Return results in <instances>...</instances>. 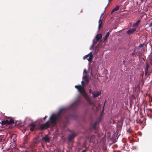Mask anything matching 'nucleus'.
<instances>
[{
	"mask_svg": "<svg viewBox=\"0 0 152 152\" xmlns=\"http://www.w3.org/2000/svg\"><path fill=\"white\" fill-rule=\"evenodd\" d=\"M82 85H78L75 86V88L77 89L78 91L88 101V97L86 90L85 89V86L84 85V82L83 81L81 82Z\"/></svg>",
	"mask_w": 152,
	"mask_h": 152,
	"instance_id": "nucleus-1",
	"label": "nucleus"
},
{
	"mask_svg": "<svg viewBox=\"0 0 152 152\" xmlns=\"http://www.w3.org/2000/svg\"><path fill=\"white\" fill-rule=\"evenodd\" d=\"M64 110V108H61L58 114H52L51 115L50 118L49 120L48 121H50V123H51V125L52 124H56L57 119L59 117L61 113L63 112Z\"/></svg>",
	"mask_w": 152,
	"mask_h": 152,
	"instance_id": "nucleus-2",
	"label": "nucleus"
},
{
	"mask_svg": "<svg viewBox=\"0 0 152 152\" xmlns=\"http://www.w3.org/2000/svg\"><path fill=\"white\" fill-rule=\"evenodd\" d=\"M51 125V123H50V121H47L44 124L40 125V128L42 130H44L45 129L49 128Z\"/></svg>",
	"mask_w": 152,
	"mask_h": 152,
	"instance_id": "nucleus-3",
	"label": "nucleus"
},
{
	"mask_svg": "<svg viewBox=\"0 0 152 152\" xmlns=\"http://www.w3.org/2000/svg\"><path fill=\"white\" fill-rule=\"evenodd\" d=\"M13 122V120L12 119L10 118V117H9L7 118V119L2 121L1 124L3 126H4L9 124Z\"/></svg>",
	"mask_w": 152,
	"mask_h": 152,
	"instance_id": "nucleus-4",
	"label": "nucleus"
},
{
	"mask_svg": "<svg viewBox=\"0 0 152 152\" xmlns=\"http://www.w3.org/2000/svg\"><path fill=\"white\" fill-rule=\"evenodd\" d=\"M93 55L92 52L86 55L83 57V59H86L89 61H91L93 59Z\"/></svg>",
	"mask_w": 152,
	"mask_h": 152,
	"instance_id": "nucleus-5",
	"label": "nucleus"
},
{
	"mask_svg": "<svg viewBox=\"0 0 152 152\" xmlns=\"http://www.w3.org/2000/svg\"><path fill=\"white\" fill-rule=\"evenodd\" d=\"M81 103V102L77 100L74 102L71 105V107L74 109L76 108Z\"/></svg>",
	"mask_w": 152,
	"mask_h": 152,
	"instance_id": "nucleus-6",
	"label": "nucleus"
},
{
	"mask_svg": "<svg viewBox=\"0 0 152 152\" xmlns=\"http://www.w3.org/2000/svg\"><path fill=\"white\" fill-rule=\"evenodd\" d=\"M10 137L11 141H12L13 142H15L16 141L17 135L16 134H12L10 135Z\"/></svg>",
	"mask_w": 152,
	"mask_h": 152,
	"instance_id": "nucleus-7",
	"label": "nucleus"
},
{
	"mask_svg": "<svg viewBox=\"0 0 152 152\" xmlns=\"http://www.w3.org/2000/svg\"><path fill=\"white\" fill-rule=\"evenodd\" d=\"M136 28H134L129 29L127 31L126 33L129 35L132 34L136 31Z\"/></svg>",
	"mask_w": 152,
	"mask_h": 152,
	"instance_id": "nucleus-8",
	"label": "nucleus"
},
{
	"mask_svg": "<svg viewBox=\"0 0 152 152\" xmlns=\"http://www.w3.org/2000/svg\"><path fill=\"white\" fill-rule=\"evenodd\" d=\"M104 15V13H102V14L101 16H100L99 20V26H98V28L99 29H100L101 27H102V20L101 19V18L102 17V16Z\"/></svg>",
	"mask_w": 152,
	"mask_h": 152,
	"instance_id": "nucleus-9",
	"label": "nucleus"
},
{
	"mask_svg": "<svg viewBox=\"0 0 152 152\" xmlns=\"http://www.w3.org/2000/svg\"><path fill=\"white\" fill-rule=\"evenodd\" d=\"M76 135H77L75 133H72L69 136L68 139L69 141H71L76 136Z\"/></svg>",
	"mask_w": 152,
	"mask_h": 152,
	"instance_id": "nucleus-10",
	"label": "nucleus"
},
{
	"mask_svg": "<svg viewBox=\"0 0 152 152\" xmlns=\"http://www.w3.org/2000/svg\"><path fill=\"white\" fill-rule=\"evenodd\" d=\"M100 94V93L98 91H95L92 93L93 96L94 98L97 97Z\"/></svg>",
	"mask_w": 152,
	"mask_h": 152,
	"instance_id": "nucleus-11",
	"label": "nucleus"
},
{
	"mask_svg": "<svg viewBox=\"0 0 152 152\" xmlns=\"http://www.w3.org/2000/svg\"><path fill=\"white\" fill-rule=\"evenodd\" d=\"M28 126L30 127V130L32 132L34 131V130L36 127L35 124L33 123L29 124Z\"/></svg>",
	"mask_w": 152,
	"mask_h": 152,
	"instance_id": "nucleus-12",
	"label": "nucleus"
},
{
	"mask_svg": "<svg viewBox=\"0 0 152 152\" xmlns=\"http://www.w3.org/2000/svg\"><path fill=\"white\" fill-rule=\"evenodd\" d=\"M111 32V31H110L109 32H107L106 34V35L105 37L104 40L103 42H105L107 41V38L109 37L110 33Z\"/></svg>",
	"mask_w": 152,
	"mask_h": 152,
	"instance_id": "nucleus-13",
	"label": "nucleus"
},
{
	"mask_svg": "<svg viewBox=\"0 0 152 152\" xmlns=\"http://www.w3.org/2000/svg\"><path fill=\"white\" fill-rule=\"evenodd\" d=\"M140 22V20H138L136 23H134L133 25V27L136 28L137 27Z\"/></svg>",
	"mask_w": 152,
	"mask_h": 152,
	"instance_id": "nucleus-14",
	"label": "nucleus"
},
{
	"mask_svg": "<svg viewBox=\"0 0 152 152\" xmlns=\"http://www.w3.org/2000/svg\"><path fill=\"white\" fill-rule=\"evenodd\" d=\"M102 38V35L101 34H97L96 37V39L97 40V41H99L100 39H101Z\"/></svg>",
	"mask_w": 152,
	"mask_h": 152,
	"instance_id": "nucleus-15",
	"label": "nucleus"
},
{
	"mask_svg": "<svg viewBox=\"0 0 152 152\" xmlns=\"http://www.w3.org/2000/svg\"><path fill=\"white\" fill-rule=\"evenodd\" d=\"M96 137L95 135H93L91 136L90 138V142H94L95 141Z\"/></svg>",
	"mask_w": 152,
	"mask_h": 152,
	"instance_id": "nucleus-16",
	"label": "nucleus"
},
{
	"mask_svg": "<svg viewBox=\"0 0 152 152\" xmlns=\"http://www.w3.org/2000/svg\"><path fill=\"white\" fill-rule=\"evenodd\" d=\"M83 79L86 81L87 83L89 82L88 77L87 75H84L83 77Z\"/></svg>",
	"mask_w": 152,
	"mask_h": 152,
	"instance_id": "nucleus-17",
	"label": "nucleus"
},
{
	"mask_svg": "<svg viewBox=\"0 0 152 152\" xmlns=\"http://www.w3.org/2000/svg\"><path fill=\"white\" fill-rule=\"evenodd\" d=\"M42 139L45 142H49L50 141V138L48 137H42Z\"/></svg>",
	"mask_w": 152,
	"mask_h": 152,
	"instance_id": "nucleus-18",
	"label": "nucleus"
},
{
	"mask_svg": "<svg viewBox=\"0 0 152 152\" xmlns=\"http://www.w3.org/2000/svg\"><path fill=\"white\" fill-rule=\"evenodd\" d=\"M119 9V7L118 5H117L111 12V13H113L114 12L118 10Z\"/></svg>",
	"mask_w": 152,
	"mask_h": 152,
	"instance_id": "nucleus-19",
	"label": "nucleus"
},
{
	"mask_svg": "<svg viewBox=\"0 0 152 152\" xmlns=\"http://www.w3.org/2000/svg\"><path fill=\"white\" fill-rule=\"evenodd\" d=\"M28 139V136L27 135H26L24 138V144H26L27 142V141Z\"/></svg>",
	"mask_w": 152,
	"mask_h": 152,
	"instance_id": "nucleus-20",
	"label": "nucleus"
},
{
	"mask_svg": "<svg viewBox=\"0 0 152 152\" xmlns=\"http://www.w3.org/2000/svg\"><path fill=\"white\" fill-rule=\"evenodd\" d=\"M99 124V122L98 121H97L96 122H95L93 126H92V129H96V126L97 124Z\"/></svg>",
	"mask_w": 152,
	"mask_h": 152,
	"instance_id": "nucleus-21",
	"label": "nucleus"
},
{
	"mask_svg": "<svg viewBox=\"0 0 152 152\" xmlns=\"http://www.w3.org/2000/svg\"><path fill=\"white\" fill-rule=\"evenodd\" d=\"M149 67V64L148 63H147L146 65V67L145 68V70H148Z\"/></svg>",
	"mask_w": 152,
	"mask_h": 152,
	"instance_id": "nucleus-22",
	"label": "nucleus"
},
{
	"mask_svg": "<svg viewBox=\"0 0 152 152\" xmlns=\"http://www.w3.org/2000/svg\"><path fill=\"white\" fill-rule=\"evenodd\" d=\"M97 41V40L96 39V40L95 39H94L93 41V44L94 45H95L96 44L97 42L98 41Z\"/></svg>",
	"mask_w": 152,
	"mask_h": 152,
	"instance_id": "nucleus-23",
	"label": "nucleus"
},
{
	"mask_svg": "<svg viewBox=\"0 0 152 152\" xmlns=\"http://www.w3.org/2000/svg\"><path fill=\"white\" fill-rule=\"evenodd\" d=\"M144 44H140V45L138 46L139 48H141L142 47L144 46Z\"/></svg>",
	"mask_w": 152,
	"mask_h": 152,
	"instance_id": "nucleus-24",
	"label": "nucleus"
},
{
	"mask_svg": "<svg viewBox=\"0 0 152 152\" xmlns=\"http://www.w3.org/2000/svg\"><path fill=\"white\" fill-rule=\"evenodd\" d=\"M127 145H126V143L124 144V149H125L126 150V148L127 147Z\"/></svg>",
	"mask_w": 152,
	"mask_h": 152,
	"instance_id": "nucleus-25",
	"label": "nucleus"
},
{
	"mask_svg": "<svg viewBox=\"0 0 152 152\" xmlns=\"http://www.w3.org/2000/svg\"><path fill=\"white\" fill-rule=\"evenodd\" d=\"M135 50H134L133 52L131 53L132 55H135Z\"/></svg>",
	"mask_w": 152,
	"mask_h": 152,
	"instance_id": "nucleus-26",
	"label": "nucleus"
},
{
	"mask_svg": "<svg viewBox=\"0 0 152 152\" xmlns=\"http://www.w3.org/2000/svg\"><path fill=\"white\" fill-rule=\"evenodd\" d=\"M149 27H151L152 26V21L151 23H150L149 24Z\"/></svg>",
	"mask_w": 152,
	"mask_h": 152,
	"instance_id": "nucleus-27",
	"label": "nucleus"
},
{
	"mask_svg": "<svg viewBox=\"0 0 152 152\" xmlns=\"http://www.w3.org/2000/svg\"><path fill=\"white\" fill-rule=\"evenodd\" d=\"M148 73V70H145V75H147Z\"/></svg>",
	"mask_w": 152,
	"mask_h": 152,
	"instance_id": "nucleus-28",
	"label": "nucleus"
},
{
	"mask_svg": "<svg viewBox=\"0 0 152 152\" xmlns=\"http://www.w3.org/2000/svg\"><path fill=\"white\" fill-rule=\"evenodd\" d=\"M89 92L90 93L92 94L93 92H92V90H91V89H89Z\"/></svg>",
	"mask_w": 152,
	"mask_h": 152,
	"instance_id": "nucleus-29",
	"label": "nucleus"
},
{
	"mask_svg": "<svg viewBox=\"0 0 152 152\" xmlns=\"http://www.w3.org/2000/svg\"><path fill=\"white\" fill-rule=\"evenodd\" d=\"M48 117L47 115H46L45 117L43 118V120L44 121H45L46 120V119Z\"/></svg>",
	"mask_w": 152,
	"mask_h": 152,
	"instance_id": "nucleus-30",
	"label": "nucleus"
},
{
	"mask_svg": "<svg viewBox=\"0 0 152 152\" xmlns=\"http://www.w3.org/2000/svg\"><path fill=\"white\" fill-rule=\"evenodd\" d=\"M83 73H87V72L86 71V69H85L84 70Z\"/></svg>",
	"mask_w": 152,
	"mask_h": 152,
	"instance_id": "nucleus-31",
	"label": "nucleus"
},
{
	"mask_svg": "<svg viewBox=\"0 0 152 152\" xmlns=\"http://www.w3.org/2000/svg\"><path fill=\"white\" fill-rule=\"evenodd\" d=\"M95 45L93 44L91 46V48H93L94 47Z\"/></svg>",
	"mask_w": 152,
	"mask_h": 152,
	"instance_id": "nucleus-32",
	"label": "nucleus"
},
{
	"mask_svg": "<svg viewBox=\"0 0 152 152\" xmlns=\"http://www.w3.org/2000/svg\"><path fill=\"white\" fill-rule=\"evenodd\" d=\"M82 152H86V150H84L82 151Z\"/></svg>",
	"mask_w": 152,
	"mask_h": 152,
	"instance_id": "nucleus-33",
	"label": "nucleus"
},
{
	"mask_svg": "<svg viewBox=\"0 0 152 152\" xmlns=\"http://www.w3.org/2000/svg\"><path fill=\"white\" fill-rule=\"evenodd\" d=\"M141 0V1L142 2L144 0Z\"/></svg>",
	"mask_w": 152,
	"mask_h": 152,
	"instance_id": "nucleus-34",
	"label": "nucleus"
},
{
	"mask_svg": "<svg viewBox=\"0 0 152 152\" xmlns=\"http://www.w3.org/2000/svg\"><path fill=\"white\" fill-rule=\"evenodd\" d=\"M111 0H108V1L109 2Z\"/></svg>",
	"mask_w": 152,
	"mask_h": 152,
	"instance_id": "nucleus-35",
	"label": "nucleus"
},
{
	"mask_svg": "<svg viewBox=\"0 0 152 152\" xmlns=\"http://www.w3.org/2000/svg\"><path fill=\"white\" fill-rule=\"evenodd\" d=\"M142 78H143V74H142Z\"/></svg>",
	"mask_w": 152,
	"mask_h": 152,
	"instance_id": "nucleus-36",
	"label": "nucleus"
}]
</instances>
